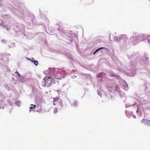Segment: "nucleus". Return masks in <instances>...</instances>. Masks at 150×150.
<instances>
[{"mask_svg": "<svg viewBox=\"0 0 150 150\" xmlns=\"http://www.w3.org/2000/svg\"><path fill=\"white\" fill-rule=\"evenodd\" d=\"M147 124H150V121L149 120H147Z\"/></svg>", "mask_w": 150, "mask_h": 150, "instance_id": "obj_11", "label": "nucleus"}, {"mask_svg": "<svg viewBox=\"0 0 150 150\" xmlns=\"http://www.w3.org/2000/svg\"><path fill=\"white\" fill-rule=\"evenodd\" d=\"M105 73L101 72V73H99L98 75H97V77L98 78L100 77H101L105 76Z\"/></svg>", "mask_w": 150, "mask_h": 150, "instance_id": "obj_4", "label": "nucleus"}, {"mask_svg": "<svg viewBox=\"0 0 150 150\" xmlns=\"http://www.w3.org/2000/svg\"><path fill=\"white\" fill-rule=\"evenodd\" d=\"M54 105H55L54 103Z\"/></svg>", "mask_w": 150, "mask_h": 150, "instance_id": "obj_12", "label": "nucleus"}, {"mask_svg": "<svg viewBox=\"0 0 150 150\" xmlns=\"http://www.w3.org/2000/svg\"><path fill=\"white\" fill-rule=\"evenodd\" d=\"M112 35H111V34H110L109 35V39H110V40H112L111 39V37L112 36Z\"/></svg>", "mask_w": 150, "mask_h": 150, "instance_id": "obj_9", "label": "nucleus"}, {"mask_svg": "<svg viewBox=\"0 0 150 150\" xmlns=\"http://www.w3.org/2000/svg\"><path fill=\"white\" fill-rule=\"evenodd\" d=\"M110 76H112V77H115L116 76L113 74H112L110 75Z\"/></svg>", "mask_w": 150, "mask_h": 150, "instance_id": "obj_10", "label": "nucleus"}, {"mask_svg": "<svg viewBox=\"0 0 150 150\" xmlns=\"http://www.w3.org/2000/svg\"><path fill=\"white\" fill-rule=\"evenodd\" d=\"M49 76H46L44 79L43 80H45V82L47 86L50 85L53 82H54L53 78L50 76V74H49Z\"/></svg>", "mask_w": 150, "mask_h": 150, "instance_id": "obj_2", "label": "nucleus"}, {"mask_svg": "<svg viewBox=\"0 0 150 150\" xmlns=\"http://www.w3.org/2000/svg\"><path fill=\"white\" fill-rule=\"evenodd\" d=\"M15 73L16 74V76H20L19 74L18 73V71H16V72H15Z\"/></svg>", "mask_w": 150, "mask_h": 150, "instance_id": "obj_8", "label": "nucleus"}, {"mask_svg": "<svg viewBox=\"0 0 150 150\" xmlns=\"http://www.w3.org/2000/svg\"><path fill=\"white\" fill-rule=\"evenodd\" d=\"M104 48L103 47H102L97 49L94 52H93V54H95L98 50H100V49Z\"/></svg>", "mask_w": 150, "mask_h": 150, "instance_id": "obj_6", "label": "nucleus"}, {"mask_svg": "<svg viewBox=\"0 0 150 150\" xmlns=\"http://www.w3.org/2000/svg\"><path fill=\"white\" fill-rule=\"evenodd\" d=\"M29 59L31 61V62L34 63V64L37 66L38 64V62L37 61L35 60L34 58H32V59L29 58Z\"/></svg>", "mask_w": 150, "mask_h": 150, "instance_id": "obj_3", "label": "nucleus"}, {"mask_svg": "<svg viewBox=\"0 0 150 150\" xmlns=\"http://www.w3.org/2000/svg\"><path fill=\"white\" fill-rule=\"evenodd\" d=\"M49 72H50V76H51L53 79L54 82L55 83L56 81H57V80H61V69L57 68H49Z\"/></svg>", "mask_w": 150, "mask_h": 150, "instance_id": "obj_1", "label": "nucleus"}, {"mask_svg": "<svg viewBox=\"0 0 150 150\" xmlns=\"http://www.w3.org/2000/svg\"><path fill=\"white\" fill-rule=\"evenodd\" d=\"M58 112V110L57 108H55L54 110V113H57Z\"/></svg>", "mask_w": 150, "mask_h": 150, "instance_id": "obj_7", "label": "nucleus"}, {"mask_svg": "<svg viewBox=\"0 0 150 150\" xmlns=\"http://www.w3.org/2000/svg\"><path fill=\"white\" fill-rule=\"evenodd\" d=\"M30 105L33 106L30 107V109H34L36 107V106L35 105L31 104Z\"/></svg>", "mask_w": 150, "mask_h": 150, "instance_id": "obj_5", "label": "nucleus"}]
</instances>
